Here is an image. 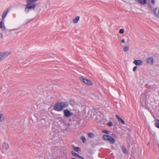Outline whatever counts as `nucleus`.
Wrapping results in <instances>:
<instances>
[{
  "mask_svg": "<svg viewBox=\"0 0 159 159\" xmlns=\"http://www.w3.org/2000/svg\"><path fill=\"white\" fill-rule=\"evenodd\" d=\"M38 0H26L27 4L26 5L25 11L26 13H28L30 10H34L36 4L35 2Z\"/></svg>",
  "mask_w": 159,
  "mask_h": 159,
  "instance_id": "obj_1",
  "label": "nucleus"
},
{
  "mask_svg": "<svg viewBox=\"0 0 159 159\" xmlns=\"http://www.w3.org/2000/svg\"><path fill=\"white\" fill-rule=\"evenodd\" d=\"M68 106V103L66 102H58L56 103L54 106V109L57 111H61L64 108Z\"/></svg>",
  "mask_w": 159,
  "mask_h": 159,
  "instance_id": "obj_2",
  "label": "nucleus"
},
{
  "mask_svg": "<svg viewBox=\"0 0 159 159\" xmlns=\"http://www.w3.org/2000/svg\"><path fill=\"white\" fill-rule=\"evenodd\" d=\"M102 138L103 139L109 141L112 144H114L115 143V139L110 136L107 135H103Z\"/></svg>",
  "mask_w": 159,
  "mask_h": 159,
  "instance_id": "obj_3",
  "label": "nucleus"
},
{
  "mask_svg": "<svg viewBox=\"0 0 159 159\" xmlns=\"http://www.w3.org/2000/svg\"><path fill=\"white\" fill-rule=\"evenodd\" d=\"M9 54V52H0V61H2L4 59L7 57Z\"/></svg>",
  "mask_w": 159,
  "mask_h": 159,
  "instance_id": "obj_4",
  "label": "nucleus"
},
{
  "mask_svg": "<svg viewBox=\"0 0 159 159\" xmlns=\"http://www.w3.org/2000/svg\"><path fill=\"white\" fill-rule=\"evenodd\" d=\"M80 79L83 81L85 84L90 85H92V82L90 80L87 79H85L83 77H80Z\"/></svg>",
  "mask_w": 159,
  "mask_h": 159,
  "instance_id": "obj_5",
  "label": "nucleus"
},
{
  "mask_svg": "<svg viewBox=\"0 0 159 159\" xmlns=\"http://www.w3.org/2000/svg\"><path fill=\"white\" fill-rule=\"evenodd\" d=\"M64 115L66 117H69L73 115V113L68 109H65L63 111Z\"/></svg>",
  "mask_w": 159,
  "mask_h": 159,
  "instance_id": "obj_6",
  "label": "nucleus"
},
{
  "mask_svg": "<svg viewBox=\"0 0 159 159\" xmlns=\"http://www.w3.org/2000/svg\"><path fill=\"white\" fill-rule=\"evenodd\" d=\"M133 63L137 66L142 65L143 64V61L141 60H135Z\"/></svg>",
  "mask_w": 159,
  "mask_h": 159,
  "instance_id": "obj_7",
  "label": "nucleus"
},
{
  "mask_svg": "<svg viewBox=\"0 0 159 159\" xmlns=\"http://www.w3.org/2000/svg\"><path fill=\"white\" fill-rule=\"evenodd\" d=\"M147 63L150 65H152L153 63V59L152 57H149L146 59Z\"/></svg>",
  "mask_w": 159,
  "mask_h": 159,
  "instance_id": "obj_8",
  "label": "nucleus"
},
{
  "mask_svg": "<svg viewBox=\"0 0 159 159\" xmlns=\"http://www.w3.org/2000/svg\"><path fill=\"white\" fill-rule=\"evenodd\" d=\"M0 28L2 29V32H6V28L3 22L1 21L0 22Z\"/></svg>",
  "mask_w": 159,
  "mask_h": 159,
  "instance_id": "obj_9",
  "label": "nucleus"
},
{
  "mask_svg": "<svg viewBox=\"0 0 159 159\" xmlns=\"http://www.w3.org/2000/svg\"><path fill=\"white\" fill-rule=\"evenodd\" d=\"M153 12L157 17H159V8H156L153 11Z\"/></svg>",
  "mask_w": 159,
  "mask_h": 159,
  "instance_id": "obj_10",
  "label": "nucleus"
},
{
  "mask_svg": "<svg viewBox=\"0 0 159 159\" xmlns=\"http://www.w3.org/2000/svg\"><path fill=\"white\" fill-rule=\"evenodd\" d=\"M9 11V10L7 9L2 14V20H4V18L7 15V13Z\"/></svg>",
  "mask_w": 159,
  "mask_h": 159,
  "instance_id": "obj_11",
  "label": "nucleus"
},
{
  "mask_svg": "<svg viewBox=\"0 0 159 159\" xmlns=\"http://www.w3.org/2000/svg\"><path fill=\"white\" fill-rule=\"evenodd\" d=\"M9 147L8 144L6 143H4L2 145V148L6 150H7L8 148Z\"/></svg>",
  "mask_w": 159,
  "mask_h": 159,
  "instance_id": "obj_12",
  "label": "nucleus"
},
{
  "mask_svg": "<svg viewBox=\"0 0 159 159\" xmlns=\"http://www.w3.org/2000/svg\"><path fill=\"white\" fill-rule=\"evenodd\" d=\"M80 19V16H77L73 19V22L74 23H77Z\"/></svg>",
  "mask_w": 159,
  "mask_h": 159,
  "instance_id": "obj_13",
  "label": "nucleus"
},
{
  "mask_svg": "<svg viewBox=\"0 0 159 159\" xmlns=\"http://www.w3.org/2000/svg\"><path fill=\"white\" fill-rule=\"evenodd\" d=\"M138 2L140 4L144 5L147 2V0H138Z\"/></svg>",
  "mask_w": 159,
  "mask_h": 159,
  "instance_id": "obj_14",
  "label": "nucleus"
},
{
  "mask_svg": "<svg viewBox=\"0 0 159 159\" xmlns=\"http://www.w3.org/2000/svg\"><path fill=\"white\" fill-rule=\"evenodd\" d=\"M4 121V117L3 114L0 113V122H2Z\"/></svg>",
  "mask_w": 159,
  "mask_h": 159,
  "instance_id": "obj_15",
  "label": "nucleus"
},
{
  "mask_svg": "<svg viewBox=\"0 0 159 159\" xmlns=\"http://www.w3.org/2000/svg\"><path fill=\"white\" fill-rule=\"evenodd\" d=\"M121 148H122V150L124 153L126 154L128 153V152L127 150H126V149L125 148L124 146H122Z\"/></svg>",
  "mask_w": 159,
  "mask_h": 159,
  "instance_id": "obj_16",
  "label": "nucleus"
},
{
  "mask_svg": "<svg viewBox=\"0 0 159 159\" xmlns=\"http://www.w3.org/2000/svg\"><path fill=\"white\" fill-rule=\"evenodd\" d=\"M73 149L75 151L77 152H79L80 151V149L78 147H76L74 146L73 147Z\"/></svg>",
  "mask_w": 159,
  "mask_h": 159,
  "instance_id": "obj_17",
  "label": "nucleus"
},
{
  "mask_svg": "<svg viewBox=\"0 0 159 159\" xmlns=\"http://www.w3.org/2000/svg\"><path fill=\"white\" fill-rule=\"evenodd\" d=\"M81 139L83 143H86V140L84 137L83 136H81Z\"/></svg>",
  "mask_w": 159,
  "mask_h": 159,
  "instance_id": "obj_18",
  "label": "nucleus"
},
{
  "mask_svg": "<svg viewBox=\"0 0 159 159\" xmlns=\"http://www.w3.org/2000/svg\"><path fill=\"white\" fill-rule=\"evenodd\" d=\"M71 153L73 156H74V157H77L79 155L77 153L73 151H71Z\"/></svg>",
  "mask_w": 159,
  "mask_h": 159,
  "instance_id": "obj_19",
  "label": "nucleus"
},
{
  "mask_svg": "<svg viewBox=\"0 0 159 159\" xmlns=\"http://www.w3.org/2000/svg\"><path fill=\"white\" fill-rule=\"evenodd\" d=\"M88 135L90 138H92L94 137V135L91 133H89L88 134Z\"/></svg>",
  "mask_w": 159,
  "mask_h": 159,
  "instance_id": "obj_20",
  "label": "nucleus"
},
{
  "mask_svg": "<svg viewBox=\"0 0 159 159\" xmlns=\"http://www.w3.org/2000/svg\"><path fill=\"white\" fill-rule=\"evenodd\" d=\"M156 126L157 127L159 128V120H157L156 123L155 124Z\"/></svg>",
  "mask_w": 159,
  "mask_h": 159,
  "instance_id": "obj_21",
  "label": "nucleus"
},
{
  "mask_svg": "<svg viewBox=\"0 0 159 159\" xmlns=\"http://www.w3.org/2000/svg\"><path fill=\"white\" fill-rule=\"evenodd\" d=\"M128 49L129 47L128 46H127L124 47L123 48V50L125 52H127L128 51Z\"/></svg>",
  "mask_w": 159,
  "mask_h": 159,
  "instance_id": "obj_22",
  "label": "nucleus"
},
{
  "mask_svg": "<svg viewBox=\"0 0 159 159\" xmlns=\"http://www.w3.org/2000/svg\"><path fill=\"white\" fill-rule=\"evenodd\" d=\"M102 132L104 133H106L107 134H109L110 132L106 130H103L102 131Z\"/></svg>",
  "mask_w": 159,
  "mask_h": 159,
  "instance_id": "obj_23",
  "label": "nucleus"
},
{
  "mask_svg": "<svg viewBox=\"0 0 159 159\" xmlns=\"http://www.w3.org/2000/svg\"><path fill=\"white\" fill-rule=\"evenodd\" d=\"M118 121L120 122L122 124H125V121L120 118L118 120Z\"/></svg>",
  "mask_w": 159,
  "mask_h": 159,
  "instance_id": "obj_24",
  "label": "nucleus"
},
{
  "mask_svg": "<svg viewBox=\"0 0 159 159\" xmlns=\"http://www.w3.org/2000/svg\"><path fill=\"white\" fill-rule=\"evenodd\" d=\"M124 30L122 29H120V30L119 31V33L121 34H123L124 33Z\"/></svg>",
  "mask_w": 159,
  "mask_h": 159,
  "instance_id": "obj_25",
  "label": "nucleus"
},
{
  "mask_svg": "<svg viewBox=\"0 0 159 159\" xmlns=\"http://www.w3.org/2000/svg\"><path fill=\"white\" fill-rule=\"evenodd\" d=\"M107 125L109 126H111L112 125V123L111 121H109L107 123Z\"/></svg>",
  "mask_w": 159,
  "mask_h": 159,
  "instance_id": "obj_26",
  "label": "nucleus"
},
{
  "mask_svg": "<svg viewBox=\"0 0 159 159\" xmlns=\"http://www.w3.org/2000/svg\"><path fill=\"white\" fill-rule=\"evenodd\" d=\"M77 157H78L80 159H84V157L82 156L79 155H78Z\"/></svg>",
  "mask_w": 159,
  "mask_h": 159,
  "instance_id": "obj_27",
  "label": "nucleus"
},
{
  "mask_svg": "<svg viewBox=\"0 0 159 159\" xmlns=\"http://www.w3.org/2000/svg\"><path fill=\"white\" fill-rule=\"evenodd\" d=\"M112 136L113 137L115 138H117V136L115 134H112Z\"/></svg>",
  "mask_w": 159,
  "mask_h": 159,
  "instance_id": "obj_28",
  "label": "nucleus"
},
{
  "mask_svg": "<svg viewBox=\"0 0 159 159\" xmlns=\"http://www.w3.org/2000/svg\"><path fill=\"white\" fill-rule=\"evenodd\" d=\"M137 68V67L136 66H134L133 68V71H134L136 70V69Z\"/></svg>",
  "mask_w": 159,
  "mask_h": 159,
  "instance_id": "obj_29",
  "label": "nucleus"
},
{
  "mask_svg": "<svg viewBox=\"0 0 159 159\" xmlns=\"http://www.w3.org/2000/svg\"><path fill=\"white\" fill-rule=\"evenodd\" d=\"M152 3L154 5L155 4V0H151Z\"/></svg>",
  "mask_w": 159,
  "mask_h": 159,
  "instance_id": "obj_30",
  "label": "nucleus"
},
{
  "mask_svg": "<svg viewBox=\"0 0 159 159\" xmlns=\"http://www.w3.org/2000/svg\"><path fill=\"white\" fill-rule=\"evenodd\" d=\"M125 42V40L123 39L121 40V42L122 43H124Z\"/></svg>",
  "mask_w": 159,
  "mask_h": 159,
  "instance_id": "obj_31",
  "label": "nucleus"
},
{
  "mask_svg": "<svg viewBox=\"0 0 159 159\" xmlns=\"http://www.w3.org/2000/svg\"><path fill=\"white\" fill-rule=\"evenodd\" d=\"M116 116L118 119V120L120 118L117 115H116Z\"/></svg>",
  "mask_w": 159,
  "mask_h": 159,
  "instance_id": "obj_32",
  "label": "nucleus"
},
{
  "mask_svg": "<svg viewBox=\"0 0 159 159\" xmlns=\"http://www.w3.org/2000/svg\"><path fill=\"white\" fill-rule=\"evenodd\" d=\"M3 37L2 34H0V38H2Z\"/></svg>",
  "mask_w": 159,
  "mask_h": 159,
  "instance_id": "obj_33",
  "label": "nucleus"
},
{
  "mask_svg": "<svg viewBox=\"0 0 159 159\" xmlns=\"http://www.w3.org/2000/svg\"><path fill=\"white\" fill-rule=\"evenodd\" d=\"M18 29L16 28V29H13L12 30H13L14 31H15V30H18Z\"/></svg>",
  "mask_w": 159,
  "mask_h": 159,
  "instance_id": "obj_34",
  "label": "nucleus"
},
{
  "mask_svg": "<svg viewBox=\"0 0 159 159\" xmlns=\"http://www.w3.org/2000/svg\"><path fill=\"white\" fill-rule=\"evenodd\" d=\"M70 159H76L75 158H71Z\"/></svg>",
  "mask_w": 159,
  "mask_h": 159,
  "instance_id": "obj_35",
  "label": "nucleus"
},
{
  "mask_svg": "<svg viewBox=\"0 0 159 159\" xmlns=\"http://www.w3.org/2000/svg\"><path fill=\"white\" fill-rule=\"evenodd\" d=\"M149 143H148V145H149Z\"/></svg>",
  "mask_w": 159,
  "mask_h": 159,
  "instance_id": "obj_36",
  "label": "nucleus"
},
{
  "mask_svg": "<svg viewBox=\"0 0 159 159\" xmlns=\"http://www.w3.org/2000/svg\"><path fill=\"white\" fill-rule=\"evenodd\" d=\"M45 8H47V6L46 5H45Z\"/></svg>",
  "mask_w": 159,
  "mask_h": 159,
  "instance_id": "obj_37",
  "label": "nucleus"
},
{
  "mask_svg": "<svg viewBox=\"0 0 159 159\" xmlns=\"http://www.w3.org/2000/svg\"><path fill=\"white\" fill-rule=\"evenodd\" d=\"M158 148H159V145H158Z\"/></svg>",
  "mask_w": 159,
  "mask_h": 159,
  "instance_id": "obj_38",
  "label": "nucleus"
}]
</instances>
